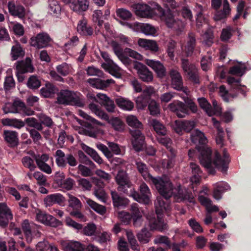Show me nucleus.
<instances>
[{"mask_svg": "<svg viewBox=\"0 0 251 251\" xmlns=\"http://www.w3.org/2000/svg\"><path fill=\"white\" fill-rule=\"evenodd\" d=\"M181 67L188 79L193 85H197L201 83V78L198 70L195 65L190 63L188 59L182 58Z\"/></svg>", "mask_w": 251, "mask_h": 251, "instance_id": "5", "label": "nucleus"}, {"mask_svg": "<svg viewBox=\"0 0 251 251\" xmlns=\"http://www.w3.org/2000/svg\"><path fill=\"white\" fill-rule=\"evenodd\" d=\"M116 15L123 20H129L132 16L131 12L125 8L117 9L116 10Z\"/></svg>", "mask_w": 251, "mask_h": 251, "instance_id": "55", "label": "nucleus"}, {"mask_svg": "<svg viewBox=\"0 0 251 251\" xmlns=\"http://www.w3.org/2000/svg\"><path fill=\"white\" fill-rule=\"evenodd\" d=\"M115 102L118 107L125 110L130 111L134 107L133 102L121 96L115 99Z\"/></svg>", "mask_w": 251, "mask_h": 251, "instance_id": "35", "label": "nucleus"}, {"mask_svg": "<svg viewBox=\"0 0 251 251\" xmlns=\"http://www.w3.org/2000/svg\"><path fill=\"white\" fill-rule=\"evenodd\" d=\"M86 202L93 210L99 214L103 215L105 214L106 212L105 206L98 204L93 200L89 199L86 200Z\"/></svg>", "mask_w": 251, "mask_h": 251, "instance_id": "45", "label": "nucleus"}, {"mask_svg": "<svg viewBox=\"0 0 251 251\" xmlns=\"http://www.w3.org/2000/svg\"><path fill=\"white\" fill-rule=\"evenodd\" d=\"M112 79L102 80L99 78H89L87 82L94 88L97 89H104L110 85Z\"/></svg>", "mask_w": 251, "mask_h": 251, "instance_id": "32", "label": "nucleus"}, {"mask_svg": "<svg viewBox=\"0 0 251 251\" xmlns=\"http://www.w3.org/2000/svg\"><path fill=\"white\" fill-rule=\"evenodd\" d=\"M133 29L147 35H154L156 32L154 26L146 23H135L133 25Z\"/></svg>", "mask_w": 251, "mask_h": 251, "instance_id": "20", "label": "nucleus"}, {"mask_svg": "<svg viewBox=\"0 0 251 251\" xmlns=\"http://www.w3.org/2000/svg\"><path fill=\"white\" fill-rule=\"evenodd\" d=\"M169 75L172 80V85L174 89L178 91H182L185 94L182 76L177 70L172 69L169 72Z\"/></svg>", "mask_w": 251, "mask_h": 251, "instance_id": "17", "label": "nucleus"}, {"mask_svg": "<svg viewBox=\"0 0 251 251\" xmlns=\"http://www.w3.org/2000/svg\"><path fill=\"white\" fill-rule=\"evenodd\" d=\"M109 123L115 130L121 131L124 129V123L117 117L112 118Z\"/></svg>", "mask_w": 251, "mask_h": 251, "instance_id": "56", "label": "nucleus"}, {"mask_svg": "<svg viewBox=\"0 0 251 251\" xmlns=\"http://www.w3.org/2000/svg\"><path fill=\"white\" fill-rule=\"evenodd\" d=\"M238 64L230 68L229 74L237 76H242L246 72L247 67L244 63L237 62Z\"/></svg>", "mask_w": 251, "mask_h": 251, "instance_id": "39", "label": "nucleus"}, {"mask_svg": "<svg viewBox=\"0 0 251 251\" xmlns=\"http://www.w3.org/2000/svg\"><path fill=\"white\" fill-rule=\"evenodd\" d=\"M115 179L119 185L118 190L127 194V188L131 187V184L127 178L126 172L123 170H119L115 176Z\"/></svg>", "mask_w": 251, "mask_h": 251, "instance_id": "15", "label": "nucleus"}, {"mask_svg": "<svg viewBox=\"0 0 251 251\" xmlns=\"http://www.w3.org/2000/svg\"><path fill=\"white\" fill-rule=\"evenodd\" d=\"M133 67L137 71L140 79L144 82H150L153 79V75L147 67L137 61H134Z\"/></svg>", "mask_w": 251, "mask_h": 251, "instance_id": "14", "label": "nucleus"}, {"mask_svg": "<svg viewBox=\"0 0 251 251\" xmlns=\"http://www.w3.org/2000/svg\"><path fill=\"white\" fill-rule=\"evenodd\" d=\"M150 124L158 136H165L166 134V127L158 120L152 119L150 121Z\"/></svg>", "mask_w": 251, "mask_h": 251, "instance_id": "41", "label": "nucleus"}, {"mask_svg": "<svg viewBox=\"0 0 251 251\" xmlns=\"http://www.w3.org/2000/svg\"><path fill=\"white\" fill-rule=\"evenodd\" d=\"M148 105L151 115L155 116L159 113V105L154 100H151Z\"/></svg>", "mask_w": 251, "mask_h": 251, "instance_id": "61", "label": "nucleus"}, {"mask_svg": "<svg viewBox=\"0 0 251 251\" xmlns=\"http://www.w3.org/2000/svg\"><path fill=\"white\" fill-rule=\"evenodd\" d=\"M26 85L29 89L36 90L41 85V81L37 76L32 75L28 78Z\"/></svg>", "mask_w": 251, "mask_h": 251, "instance_id": "47", "label": "nucleus"}, {"mask_svg": "<svg viewBox=\"0 0 251 251\" xmlns=\"http://www.w3.org/2000/svg\"><path fill=\"white\" fill-rule=\"evenodd\" d=\"M152 92L153 88H151L150 90L145 91L144 95L137 98L136 102L140 108L144 109L148 105L151 100V95Z\"/></svg>", "mask_w": 251, "mask_h": 251, "instance_id": "31", "label": "nucleus"}, {"mask_svg": "<svg viewBox=\"0 0 251 251\" xmlns=\"http://www.w3.org/2000/svg\"><path fill=\"white\" fill-rule=\"evenodd\" d=\"M164 5L167 8L164 9L158 4H155L154 8L144 3L135 4L134 8L137 15L143 18H151L155 14L159 16L164 21L167 26L175 30H179L183 26L182 22L175 19L174 12L170 9L176 8L178 4L175 0H164Z\"/></svg>", "mask_w": 251, "mask_h": 251, "instance_id": "2", "label": "nucleus"}, {"mask_svg": "<svg viewBox=\"0 0 251 251\" xmlns=\"http://www.w3.org/2000/svg\"><path fill=\"white\" fill-rule=\"evenodd\" d=\"M88 0H72L70 7L74 12L81 13L87 11L89 8Z\"/></svg>", "mask_w": 251, "mask_h": 251, "instance_id": "26", "label": "nucleus"}, {"mask_svg": "<svg viewBox=\"0 0 251 251\" xmlns=\"http://www.w3.org/2000/svg\"><path fill=\"white\" fill-rule=\"evenodd\" d=\"M22 162L24 166L29 169L30 171H33L36 168L34 160L29 156L24 157L22 159Z\"/></svg>", "mask_w": 251, "mask_h": 251, "instance_id": "54", "label": "nucleus"}, {"mask_svg": "<svg viewBox=\"0 0 251 251\" xmlns=\"http://www.w3.org/2000/svg\"><path fill=\"white\" fill-rule=\"evenodd\" d=\"M138 44L139 46L153 52H157L158 50V46L154 41L140 38L138 40Z\"/></svg>", "mask_w": 251, "mask_h": 251, "instance_id": "37", "label": "nucleus"}, {"mask_svg": "<svg viewBox=\"0 0 251 251\" xmlns=\"http://www.w3.org/2000/svg\"><path fill=\"white\" fill-rule=\"evenodd\" d=\"M126 122L129 126L132 127V129H139L141 130L143 129L142 123L138 120L135 116H128L126 118Z\"/></svg>", "mask_w": 251, "mask_h": 251, "instance_id": "43", "label": "nucleus"}, {"mask_svg": "<svg viewBox=\"0 0 251 251\" xmlns=\"http://www.w3.org/2000/svg\"><path fill=\"white\" fill-rule=\"evenodd\" d=\"M118 217L122 223L125 225H128L132 220L133 216L129 213L124 211H118Z\"/></svg>", "mask_w": 251, "mask_h": 251, "instance_id": "50", "label": "nucleus"}, {"mask_svg": "<svg viewBox=\"0 0 251 251\" xmlns=\"http://www.w3.org/2000/svg\"><path fill=\"white\" fill-rule=\"evenodd\" d=\"M92 124H93L88 122L84 121H83V123H81L82 126L88 128V129H85L84 130V133L85 135L92 138H96L97 133L95 131L92 130V129L93 128V126Z\"/></svg>", "mask_w": 251, "mask_h": 251, "instance_id": "53", "label": "nucleus"}, {"mask_svg": "<svg viewBox=\"0 0 251 251\" xmlns=\"http://www.w3.org/2000/svg\"><path fill=\"white\" fill-rule=\"evenodd\" d=\"M146 63L154 71L159 77L163 78L166 75V69L160 62L151 59H147Z\"/></svg>", "mask_w": 251, "mask_h": 251, "instance_id": "22", "label": "nucleus"}, {"mask_svg": "<svg viewBox=\"0 0 251 251\" xmlns=\"http://www.w3.org/2000/svg\"><path fill=\"white\" fill-rule=\"evenodd\" d=\"M155 207V213L154 214L159 215H163L165 211H167L170 206L168 202H165L162 198H157L154 202Z\"/></svg>", "mask_w": 251, "mask_h": 251, "instance_id": "36", "label": "nucleus"}, {"mask_svg": "<svg viewBox=\"0 0 251 251\" xmlns=\"http://www.w3.org/2000/svg\"><path fill=\"white\" fill-rule=\"evenodd\" d=\"M78 33L83 36H91L93 34L94 29L92 26L88 24L86 19L80 20L77 26Z\"/></svg>", "mask_w": 251, "mask_h": 251, "instance_id": "21", "label": "nucleus"}, {"mask_svg": "<svg viewBox=\"0 0 251 251\" xmlns=\"http://www.w3.org/2000/svg\"><path fill=\"white\" fill-rule=\"evenodd\" d=\"M61 6L56 0L52 1L49 4V12L53 16L58 18L61 14Z\"/></svg>", "mask_w": 251, "mask_h": 251, "instance_id": "48", "label": "nucleus"}, {"mask_svg": "<svg viewBox=\"0 0 251 251\" xmlns=\"http://www.w3.org/2000/svg\"><path fill=\"white\" fill-rule=\"evenodd\" d=\"M175 124L176 126L175 130L176 132L179 134H182L183 131L189 132L191 131L195 126L194 122L190 121H176Z\"/></svg>", "mask_w": 251, "mask_h": 251, "instance_id": "23", "label": "nucleus"}, {"mask_svg": "<svg viewBox=\"0 0 251 251\" xmlns=\"http://www.w3.org/2000/svg\"><path fill=\"white\" fill-rule=\"evenodd\" d=\"M241 79L240 78H236L233 76H228L227 79V83L230 85L232 93L231 98L237 97L239 94H242L244 97L246 95V86L241 84Z\"/></svg>", "mask_w": 251, "mask_h": 251, "instance_id": "11", "label": "nucleus"}, {"mask_svg": "<svg viewBox=\"0 0 251 251\" xmlns=\"http://www.w3.org/2000/svg\"><path fill=\"white\" fill-rule=\"evenodd\" d=\"M12 218L13 215L7 205L5 203H0V226L5 227L9 221Z\"/></svg>", "mask_w": 251, "mask_h": 251, "instance_id": "18", "label": "nucleus"}, {"mask_svg": "<svg viewBox=\"0 0 251 251\" xmlns=\"http://www.w3.org/2000/svg\"><path fill=\"white\" fill-rule=\"evenodd\" d=\"M83 150L88 154H89L93 159L99 164L102 163V158L99 156L97 151L83 144L82 147Z\"/></svg>", "mask_w": 251, "mask_h": 251, "instance_id": "44", "label": "nucleus"}, {"mask_svg": "<svg viewBox=\"0 0 251 251\" xmlns=\"http://www.w3.org/2000/svg\"><path fill=\"white\" fill-rule=\"evenodd\" d=\"M190 139L191 142L196 145L197 149L200 153L199 159L201 164L207 170L209 174L214 175L215 169L223 173L227 171L230 159L226 149H224L222 156L216 151L213 158L211 149L204 146L207 139L202 132L199 129L194 130L191 133Z\"/></svg>", "mask_w": 251, "mask_h": 251, "instance_id": "1", "label": "nucleus"}, {"mask_svg": "<svg viewBox=\"0 0 251 251\" xmlns=\"http://www.w3.org/2000/svg\"><path fill=\"white\" fill-rule=\"evenodd\" d=\"M196 45V40L195 34L192 32L189 33L184 50L187 57L191 56L193 54Z\"/></svg>", "mask_w": 251, "mask_h": 251, "instance_id": "27", "label": "nucleus"}, {"mask_svg": "<svg viewBox=\"0 0 251 251\" xmlns=\"http://www.w3.org/2000/svg\"><path fill=\"white\" fill-rule=\"evenodd\" d=\"M99 99L98 102L103 105L107 111L108 112H113L115 109V104L114 101L110 99L106 95L99 93L97 95Z\"/></svg>", "mask_w": 251, "mask_h": 251, "instance_id": "29", "label": "nucleus"}, {"mask_svg": "<svg viewBox=\"0 0 251 251\" xmlns=\"http://www.w3.org/2000/svg\"><path fill=\"white\" fill-rule=\"evenodd\" d=\"M110 194L116 211L118 212L120 209H125L128 205L129 200L119 194L116 191L110 190Z\"/></svg>", "mask_w": 251, "mask_h": 251, "instance_id": "13", "label": "nucleus"}, {"mask_svg": "<svg viewBox=\"0 0 251 251\" xmlns=\"http://www.w3.org/2000/svg\"><path fill=\"white\" fill-rule=\"evenodd\" d=\"M62 249L64 251H84L85 245L77 241H62Z\"/></svg>", "mask_w": 251, "mask_h": 251, "instance_id": "25", "label": "nucleus"}, {"mask_svg": "<svg viewBox=\"0 0 251 251\" xmlns=\"http://www.w3.org/2000/svg\"><path fill=\"white\" fill-rule=\"evenodd\" d=\"M15 87V80L12 76H6L4 82V89L7 92Z\"/></svg>", "mask_w": 251, "mask_h": 251, "instance_id": "62", "label": "nucleus"}, {"mask_svg": "<svg viewBox=\"0 0 251 251\" xmlns=\"http://www.w3.org/2000/svg\"><path fill=\"white\" fill-rule=\"evenodd\" d=\"M176 47V42L174 40L170 41L167 44V53L171 60H173L175 57L174 51Z\"/></svg>", "mask_w": 251, "mask_h": 251, "instance_id": "59", "label": "nucleus"}, {"mask_svg": "<svg viewBox=\"0 0 251 251\" xmlns=\"http://www.w3.org/2000/svg\"><path fill=\"white\" fill-rule=\"evenodd\" d=\"M171 111L176 113L179 118H184L186 115L189 114L188 106L180 101H174L169 105Z\"/></svg>", "mask_w": 251, "mask_h": 251, "instance_id": "16", "label": "nucleus"}, {"mask_svg": "<svg viewBox=\"0 0 251 251\" xmlns=\"http://www.w3.org/2000/svg\"><path fill=\"white\" fill-rule=\"evenodd\" d=\"M2 136L9 147L15 148L18 146V133L17 131L4 130L3 132Z\"/></svg>", "mask_w": 251, "mask_h": 251, "instance_id": "19", "label": "nucleus"}, {"mask_svg": "<svg viewBox=\"0 0 251 251\" xmlns=\"http://www.w3.org/2000/svg\"><path fill=\"white\" fill-rule=\"evenodd\" d=\"M1 123L4 126H13L20 129L25 126L24 121L16 118H5L1 120Z\"/></svg>", "mask_w": 251, "mask_h": 251, "instance_id": "38", "label": "nucleus"}, {"mask_svg": "<svg viewBox=\"0 0 251 251\" xmlns=\"http://www.w3.org/2000/svg\"><path fill=\"white\" fill-rule=\"evenodd\" d=\"M17 69L22 73L33 72L34 69L31 63V60L29 58H26L25 61L18 62Z\"/></svg>", "mask_w": 251, "mask_h": 251, "instance_id": "33", "label": "nucleus"}, {"mask_svg": "<svg viewBox=\"0 0 251 251\" xmlns=\"http://www.w3.org/2000/svg\"><path fill=\"white\" fill-rule=\"evenodd\" d=\"M176 151L174 149H171L167 153V158L162 160V165L167 169L172 168L176 162Z\"/></svg>", "mask_w": 251, "mask_h": 251, "instance_id": "34", "label": "nucleus"}, {"mask_svg": "<svg viewBox=\"0 0 251 251\" xmlns=\"http://www.w3.org/2000/svg\"><path fill=\"white\" fill-rule=\"evenodd\" d=\"M56 103L59 104L75 105L82 107L84 105V101L75 93L68 90H61L57 92Z\"/></svg>", "mask_w": 251, "mask_h": 251, "instance_id": "4", "label": "nucleus"}, {"mask_svg": "<svg viewBox=\"0 0 251 251\" xmlns=\"http://www.w3.org/2000/svg\"><path fill=\"white\" fill-rule=\"evenodd\" d=\"M68 201L69 202L68 208L69 210L72 209L70 211V215L81 221H84L85 216L81 212L82 205L80 201L76 197L72 195H69Z\"/></svg>", "mask_w": 251, "mask_h": 251, "instance_id": "9", "label": "nucleus"}, {"mask_svg": "<svg viewBox=\"0 0 251 251\" xmlns=\"http://www.w3.org/2000/svg\"><path fill=\"white\" fill-rule=\"evenodd\" d=\"M129 133L132 136L131 144L133 149L136 152L143 151L146 147L145 136L142 130L130 129Z\"/></svg>", "mask_w": 251, "mask_h": 251, "instance_id": "10", "label": "nucleus"}, {"mask_svg": "<svg viewBox=\"0 0 251 251\" xmlns=\"http://www.w3.org/2000/svg\"><path fill=\"white\" fill-rule=\"evenodd\" d=\"M149 224L151 230L164 232L168 229V226L163 219V216L151 213L147 216Z\"/></svg>", "mask_w": 251, "mask_h": 251, "instance_id": "8", "label": "nucleus"}, {"mask_svg": "<svg viewBox=\"0 0 251 251\" xmlns=\"http://www.w3.org/2000/svg\"><path fill=\"white\" fill-rule=\"evenodd\" d=\"M140 192H134L132 194L133 198L137 201L145 204L150 202L151 196L150 190L148 185L144 182L142 183L139 187Z\"/></svg>", "mask_w": 251, "mask_h": 251, "instance_id": "12", "label": "nucleus"}, {"mask_svg": "<svg viewBox=\"0 0 251 251\" xmlns=\"http://www.w3.org/2000/svg\"><path fill=\"white\" fill-rule=\"evenodd\" d=\"M212 62V56L210 55L202 57L201 61V69L204 71H207L210 67Z\"/></svg>", "mask_w": 251, "mask_h": 251, "instance_id": "57", "label": "nucleus"}, {"mask_svg": "<svg viewBox=\"0 0 251 251\" xmlns=\"http://www.w3.org/2000/svg\"><path fill=\"white\" fill-rule=\"evenodd\" d=\"M22 229L24 232L26 242L30 244L35 237H40L41 233L39 231L38 226L32 223H29L28 220H25L21 224Z\"/></svg>", "mask_w": 251, "mask_h": 251, "instance_id": "6", "label": "nucleus"}, {"mask_svg": "<svg viewBox=\"0 0 251 251\" xmlns=\"http://www.w3.org/2000/svg\"><path fill=\"white\" fill-rule=\"evenodd\" d=\"M150 183L156 189L159 195L165 200H168L175 195L174 187L169 180H164L158 176L151 178Z\"/></svg>", "mask_w": 251, "mask_h": 251, "instance_id": "3", "label": "nucleus"}, {"mask_svg": "<svg viewBox=\"0 0 251 251\" xmlns=\"http://www.w3.org/2000/svg\"><path fill=\"white\" fill-rule=\"evenodd\" d=\"M135 165L138 172L141 175L143 178L150 182L151 181V178L154 177L149 173V168L147 165L142 162L140 159L136 160Z\"/></svg>", "mask_w": 251, "mask_h": 251, "instance_id": "28", "label": "nucleus"}, {"mask_svg": "<svg viewBox=\"0 0 251 251\" xmlns=\"http://www.w3.org/2000/svg\"><path fill=\"white\" fill-rule=\"evenodd\" d=\"M197 12V18H196V23L197 26L198 28L201 27L202 24L205 23L206 19L205 18L203 14V7L200 4H197L196 7Z\"/></svg>", "mask_w": 251, "mask_h": 251, "instance_id": "46", "label": "nucleus"}, {"mask_svg": "<svg viewBox=\"0 0 251 251\" xmlns=\"http://www.w3.org/2000/svg\"><path fill=\"white\" fill-rule=\"evenodd\" d=\"M52 40L46 32H42L32 36L29 40L31 46L37 49L46 48L50 46Z\"/></svg>", "mask_w": 251, "mask_h": 251, "instance_id": "7", "label": "nucleus"}, {"mask_svg": "<svg viewBox=\"0 0 251 251\" xmlns=\"http://www.w3.org/2000/svg\"><path fill=\"white\" fill-rule=\"evenodd\" d=\"M56 71L60 75L65 76L69 73V66L66 63H63L56 67Z\"/></svg>", "mask_w": 251, "mask_h": 251, "instance_id": "64", "label": "nucleus"}, {"mask_svg": "<svg viewBox=\"0 0 251 251\" xmlns=\"http://www.w3.org/2000/svg\"><path fill=\"white\" fill-rule=\"evenodd\" d=\"M151 235L147 228H144L138 233L137 238L141 243L146 244L150 241Z\"/></svg>", "mask_w": 251, "mask_h": 251, "instance_id": "49", "label": "nucleus"}, {"mask_svg": "<svg viewBox=\"0 0 251 251\" xmlns=\"http://www.w3.org/2000/svg\"><path fill=\"white\" fill-rule=\"evenodd\" d=\"M214 35L210 29H207L203 35V42L205 45L210 47L213 43Z\"/></svg>", "mask_w": 251, "mask_h": 251, "instance_id": "58", "label": "nucleus"}, {"mask_svg": "<svg viewBox=\"0 0 251 251\" xmlns=\"http://www.w3.org/2000/svg\"><path fill=\"white\" fill-rule=\"evenodd\" d=\"M198 102L200 107L205 111L208 114L212 111V107L210 103L205 98L201 97L198 99Z\"/></svg>", "mask_w": 251, "mask_h": 251, "instance_id": "51", "label": "nucleus"}, {"mask_svg": "<svg viewBox=\"0 0 251 251\" xmlns=\"http://www.w3.org/2000/svg\"><path fill=\"white\" fill-rule=\"evenodd\" d=\"M58 91V89L55 85L47 82L46 83L45 86L40 89V94L43 98L51 99L54 97L55 94Z\"/></svg>", "mask_w": 251, "mask_h": 251, "instance_id": "24", "label": "nucleus"}, {"mask_svg": "<svg viewBox=\"0 0 251 251\" xmlns=\"http://www.w3.org/2000/svg\"><path fill=\"white\" fill-rule=\"evenodd\" d=\"M154 243L155 244H164L166 250L170 249V244L172 243L169 237L161 235L156 236L154 240Z\"/></svg>", "mask_w": 251, "mask_h": 251, "instance_id": "52", "label": "nucleus"}, {"mask_svg": "<svg viewBox=\"0 0 251 251\" xmlns=\"http://www.w3.org/2000/svg\"><path fill=\"white\" fill-rule=\"evenodd\" d=\"M8 7L10 14L14 16H17L20 19H23L25 16V9L21 5H16L10 2L8 3Z\"/></svg>", "mask_w": 251, "mask_h": 251, "instance_id": "30", "label": "nucleus"}, {"mask_svg": "<svg viewBox=\"0 0 251 251\" xmlns=\"http://www.w3.org/2000/svg\"><path fill=\"white\" fill-rule=\"evenodd\" d=\"M232 28L230 27L223 28L220 36L221 40L224 42L228 41L232 36Z\"/></svg>", "mask_w": 251, "mask_h": 251, "instance_id": "63", "label": "nucleus"}, {"mask_svg": "<svg viewBox=\"0 0 251 251\" xmlns=\"http://www.w3.org/2000/svg\"><path fill=\"white\" fill-rule=\"evenodd\" d=\"M229 188V185L225 182H221L216 184L213 190V197L217 200L222 198V194Z\"/></svg>", "mask_w": 251, "mask_h": 251, "instance_id": "40", "label": "nucleus"}, {"mask_svg": "<svg viewBox=\"0 0 251 251\" xmlns=\"http://www.w3.org/2000/svg\"><path fill=\"white\" fill-rule=\"evenodd\" d=\"M10 55L12 60H16L19 57L24 56L25 50L19 43L17 42L15 45L12 47Z\"/></svg>", "mask_w": 251, "mask_h": 251, "instance_id": "42", "label": "nucleus"}, {"mask_svg": "<svg viewBox=\"0 0 251 251\" xmlns=\"http://www.w3.org/2000/svg\"><path fill=\"white\" fill-rule=\"evenodd\" d=\"M128 241L129 243L131 248L135 251H139V247L137 241L131 232H127L126 233Z\"/></svg>", "mask_w": 251, "mask_h": 251, "instance_id": "60", "label": "nucleus"}]
</instances>
